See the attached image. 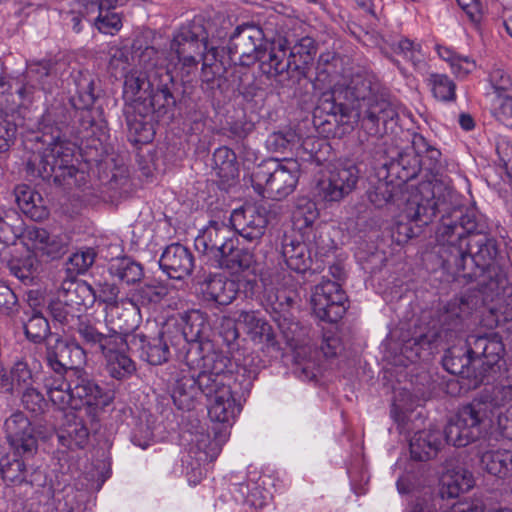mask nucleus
<instances>
[{
	"mask_svg": "<svg viewBox=\"0 0 512 512\" xmlns=\"http://www.w3.org/2000/svg\"><path fill=\"white\" fill-rule=\"evenodd\" d=\"M228 363L229 359L216 351H208L201 358L194 357L193 354L188 357V364L200 370L198 385L206 397L209 418L223 424L221 429L214 430L212 439L209 434L203 433L196 439L198 449L210 459L216 458L220 453L229 438V427L241 412V405L228 384L231 379L227 370Z\"/></svg>",
	"mask_w": 512,
	"mask_h": 512,
	"instance_id": "1",
	"label": "nucleus"
},
{
	"mask_svg": "<svg viewBox=\"0 0 512 512\" xmlns=\"http://www.w3.org/2000/svg\"><path fill=\"white\" fill-rule=\"evenodd\" d=\"M510 402H512V367L507 369L506 375L490 391H484L459 410L455 419L451 420L445 428L446 442L456 447H464L475 441L484 428L493 424L496 413L497 425L502 434L512 439V404L504 412L499 411Z\"/></svg>",
	"mask_w": 512,
	"mask_h": 512,
	"instance_id": "2",
	"label": "nucleus"
},
{
	"mask_svg": "<svg viewBox=\"0 0 512 512\" xmlns=\"http://www.w3.org/2000/svg\"><path fill=\"white\" fill-rule=\"evenodd\" d=\"M44 387L51 403L60 410H77L82 405L105 407L112 401L111 395L94 382L81 380L72 387L59 373L45 377Z\"/></svg>",
	"mask_w": 512,
	"mask_h": 512,
	"instance_id": "3",
	"label": "nucleus"
},
{
	"mask_svg": "<svg viewBox=\"0 0 512 512\" xmlns=\"http://www.w3.org/2000/svg\"><path fill=\"white\" fill-rule=\"evenodd\" d=\"M455 217L459 219V222L443 218L436 236L441 246L439 253L443 267L452 273H459L465 268L464 244L472 235L482 233L478 231L474 212H467Z\"/></svg>",
	"mask_w": 512,
	"mask_h": 512,
	"instance_id": "4",
	"label": "nucleus"
},
{
	"mask_svg": "<svg viewBox=\"0 0 512 512\" xmlns=\"http://www.w3.org/2000/svg\"><path fill=\"white\" fill-rule=\"evenodd\" d=\"M300 173L301 165L297 159H269L257 167L253 181L271 198L281 200L295 190Z\"/></svg>",
	"mask_w": 512,
	"mask_h": 512,
	"instance_id": "5",
	"label": "nucleus"
},
{
	"mask_svg": "<svg viewBox=\"0 0 512 512\" xmlns=\"http://www.w3.org/2000/svg\"><path fill=\"white\" fill-rule=\"evenodd\" d=\"M48 146L39 152H33L27 161V171L34 177L44 180L53 175L59 178L71 174L73 170V149L69 143L63 141L59 135L53 136Z\"/></svg>",
	"mask_w": 512,
	"mask_h": 512,
	"instance_id": "6",
	"label": "nucleus"
},
{
	"mask_svg": "<svg viewBox=\"0 0 512 512\" xmlns=\"http://www.w3.org/2000/svg\"><path fill=\"white\" fill-rule=\"evenodd\" d=\"M441 152L432 146L421 134L414 133L411 146L399 152L394 169H401L399 177L403 181L415 178L421 170L433 173L437 170Z\"/></svg>",
	"mask_w": 512,
	"mask_h": 512,
	"instance_id": "7",
	"label": "nucleus"
},
{
	"mask_svg": "<svg viewBox=\"0 0 512 512\" xmlns=\"http://www.w3.org/2000/svg\"><path fill=\"white\" fill-rule=\"evenodd\" d=\"M442 185L436 181H424L410 191L404 208L409 221L427 225L442 205Z\"/></svg>",
	"mask_w": 512,
	"mask_h": 512,
	"instance_id": "8",
	"label": "nucleus"
},
{
	"mask_svg": "<svg viewBox=\"0 0 512 512\" xmlns=\"http://www.w3.org/2000/svg\"><path fill=\"white\" fill-rule=\"evenodd\" d=\"M190 354L198 358L206 355V353L203 354L199 347L195 350H189L186 355L185 363L181 364L180 368H175L171 371V377L169 379L173 402L182 410H190L193 407L197 392L200 390L198 385V374L200 370L194 369L188 364Z\"/></svg>",
	"mask_w": 512,
	"mask_h": 512,
	"instance_id": "9",
	"label": "nucleus"
},
{
	"mask_svg": "<svg viewBox=\"0 0 512 512\" xmlns=\"http://www.w3.org/2000/svg\"><path fill=\"white\" fill-rule=\"evenodd\" d=\"M346 300L345 292L338 283L323 280L314 287L311 306L319 320L334 323L345 314Z\"/></svg>",
	"mask_w": 512,
	"mask_h": 512,
	"instance_id": "10",
	"label": "nucleus"
},
{
	"mask_svg": "<svg viewBox=\"0 0 512 512\" xmlns=\"http://www.w3.org/2000/svg\"><path fill=\"white\" fill-rule=\"evenodd\" d=\"M170 48L188 75L197 68V57L207 49V37L199 25L183 26L175 33Z\"/></svg>",
	"mask_w": 512,
	"mask_h": 512,
	"instance_id": "11",
	"label": "nucleus"
},
{
	"mask_svg": "<svg viewBox=\"0 0 512 512\" xmlns=\"http://www.w3.org/2000/svg\"><path fill=\"white\" fill-rule=\"evenodd\" d=\"M358 170L355 166H337L324 172L317 182V193L325 201L343 199L355 187Z\"/></svg>",
	"mask_w": 512,
	"mask_h": 512,
	"instance_id": "12",
	"label": "nucleus"
},
{
	"mask_svg": "<svg viewBox=\"0 0 512 512\" xmlns=\"http://www.w3.org/2000/svg\"><path fill=\"white\" fill-rule=\"evenodd\" d=\"M270 213L263 205L247 204L235 209L230 222L240 236L248 241H259L266 232Z\"/></svg>",
	"mask_w": 512,
	"mask_h": 512,
	"instance_id": "13",
	"label": "nucleus"
},
{
	"mask_svg": "<svg viewBox=\"0 0 512 512\" xmlns=\"http://www.w3.org/2000/svg\"><path fill=\"white\" fill-rule=\"evenodd\" d=\"M262 30L256 26L237 27L229 42V53L243 66L257 62L265 44Z\"/></svg>",
	"mask_w": 512,
	"mask_h": 512,
	"instance_id": "14",
	"label": "nucleus"
},
{
	"mask_svg": "<svg viewBox=\"0 0 512 512\" xmlns=\"http://www.w3.org/2000/svg\"><path fill=\"white\" fill-rule=\"evenodd\" d=\"M131 348L129 334L118 333L101 352L108 374L117 380L130 378L136 372V363L127 354Z\"/></svg>",
	"mask_w": 512,
	"mask_h": 512,
	"instance_id": "15",
	"label": "nucleus"
},
{
	"mask_svg": "<svg viewBox=\"0 0 512 512\" xmlns=\"http://www.w3.org/2000/svg\"><path fill=\"white\" fill-rule=\"evenodd\" d=\"M5 434L10 447L17 455L32 456L37 450L34 428L22 412L13 413L6 419Z\"/></svg>",
	"mask_w": 512,
	"mask_h": 512,
	"instance_id": "16",
	"label": "nucleus"
},
{
	"mask_svg": "<svg viewBox=\"0 0 512 512\" xmlns=\"http://www.w3.org/2000/svg\"><path fill=\"white\" fill-rule=\"evenodd\" d=\"M302 240L286 237L282 245V255L287 266L296 272L303 273L310 268L312 256H317L321 252L318 250L316 242V233L305 235Z\"/></svg>",
	"mask_w": 512,
	"mask_h": 512,
	"instance_id": "17",
	"label": "nucleus"
},
{
	"mask_svg": "<svg viewBox=\"0 0 512 512\" xmlns=\"http://www.w3.org/2000/svg\"><path fill=\"white\" fill-rule=\"evenodd\" d=\"M235 238V231L226 223L211 221L202 235L196 238L195 246L214 262L226 248L231 250Z\"/></svg>",
	"mask_w": 512,
	"mask_h": 512,
	"instance_id": "18",
	"label": "nucleus"
},
{
	"mask_svg": "<svg viewBox=\"0 0 512 512\" xmlns=\"http://www.w3.org/2000/svg\"><path fill=\"white\" fill-rule=\"evenodd\" d=\"M358 117L371 124L370 130L374 134L380 133L379 122L387 126L389 122L397 120L400 113V105L387 99L366 98L363 96L358 103Z\"/></svg>",
	"mask_w": 512,
	"mask_h": 512,
	"instance_id": "19",
	"label": "nucleus"
},
{
	"mask_svg": "<svg viewBox=\"0 0 512 512\" xmlns=\"http://www.w3.org/2000/svg\"><path fill=\"white\" fill-rule=\"evenodd\" d=\"M47 361L55 373L61 374L62 370L81 367L86 362V353L79 343L57 338L47 346Z\"/></svg>",
	"mask_w": 512,
	"mask_h": 512,
	"instance_id": "20",
	"label": "nucleus"
},
{
	"mask_svg": "<svg viewBox=\"0 0 512 512\" xmlns=\"http://www.w3.org/2000/svg\"><path fill=\"white\" fill-rule=\"evenodd\" d=\"M467 364L475 359H482L484 371H488L498 365L504 356V345L497 334L479 336L469 340Z\"/></svg>",
	"mask_w": 512,
	"mask_h": 512,
	"instance_id": "21",
	"label": "nucleus"
},
{
	"mask_svg": "<svg viewBox=\"0 0 512 512\" xmlns=\"http://www.w3.org/2000/svg\"><path fill=\"white\" fill-rule=\"evenodd\" d=\"M25 245L33 250L36 256L48 258L59 257L65 249L66 237L60 234H51L38 227L28 228L24 232Z\"/></svg>",
	"mask_w": 512,
	"mask_h": 512,
	"instance_id": "22",
	"label": "nucleus"
},
{
	"mask_svg": "<svg viewBox=\"0 0 512 512\" xmlns=\"http://www.w3.org/2000/svg\"><path fill=\"white\" fill-rule=\"evenodd\" d=\"M288 50L285 39L265 42L257 60L263 73L269 77H276L286 72L293 65Z\"/></svg>",
	"mask_w": 512,
	"mask_h": 512,
	"instance_id": "23",
	"label": "nucleus"
},
{
	"mask_svg": "<svg viewBox=\"0 0 512 512\" xmlns=\"http://www.w3.org/2000/svg\"><path fill=\"white\" fill-rule=\"evenodd\" d=\"M156 55L157 51L153 47H146L138 55L137 66L139 69L135 67L124 75L125 81L123 95L127 101L135 102L136 100L140 99L141 91L149 87L146 73L142 72L140 69H148L149 67L154 66V58Z\"/></svg>",
	"mask_w": 512,
	"mask_h": 512,
	"instance_id": "24",
	"label": "nucleus"
},
{
	"mask_svg": "<svg viewBox=\"0 0 512 512\" xmlns=\"http://www.w3.org/2000/svg\"><path fill=\"white\" fill-rule=\"evenodd\" d=\"M465 268L467 263L475 265L481 271L488 269L494 262L497 255V247L494 239L486 234L472 235L464 244ZM461 272V270L459 271Z\"/></svg>",
	"mask_w": 512,
	"mask_h": 512,
	"instance_id": "25",
	"label": "nucleus"
},
{
	"mask_svg": "<svg viewBox=\"0 0 512 512\" xmlns=\"http://www.w3.org/2000/svg\"><path fill=\"white\" fill-rule=\"evenodd\" d=\"M159 265L170 278L183 279L191 274L194 258L183 245L171 244L163 251Z\"/></svg>",
	"mask_w": 512,
	"mask_h": 512,
	"instance_id": "26",
	"label": "nucleus"
},
{
	"mask_svg": "<svg viewBox=\"0 0 512 512\" xmlns=\"http://www.w3.org/2000/svg\"><path fill=\"white\" fill-rule=\"evenodd\" d=\"M129 343L132 349L140 353V358L151 365H161L170 357V350L162 334L147 338L143 333L129 334Z\"/></svg>",
	"mask_w": 512,
	"mask_h": 512,
	"instance_id": "27",
	"label": "nucleus"
},
{
	"mask_svg": "<svg viewBox=\"0 0 512 512\" xmlns=\"http://www.w3.org/2000/svg\"><path fill=\"white\" fill-rule=\"evenodd\" d=\"M294 299L295 293L292 290L284 288H267L265 290L264 301L266 308L274 314V320L284 333H286L285 329L291 330V326L294 325V323L289 322L290 309L293 306ZM295 326L297 325L295 324Z\"/></svg>",
	"mask_w": 512,
	"mask_h": 512,
	"instance_id": "28",
	"label": "nucleus"
},
{
	"mask_svg": "<svg viewBox=\"0 0 512 512\" xmlns=\"http://www.w3.org/2000/svg\"><path fill=\"white\" fill-rule=\"evenodd\" d=\"M60 304H65L74 312H80L81 308L92 306L96 300L93 288L84 281H64L58 292Z\"/></svg>",
	"mask_w": 512,
	"mask_h": 512,
	"instance_id": "29",
	"label": "nucleus"
},
{
	"mask_svg": "<svg viewBox=\"0 0 512 512\" xmlns=\"http://www.w3.org/2000/svg\"><path fill=\"white\" fill-rule=\"evenodd\" d=\"M239 292V284L222 275L209 277L201 284V293L205 300L218 305H229Z\"/></svg>",
	"mask_w": 512,
	"mask_h": 512,
	"instance_id": "30",
	"label": "nucleus"
},
{
	"mask_svg": "<svg viewBox=\"0 0 512 512\" xmlns=\"http://www.w3.org/2000/svg\"><path fill=\"white\" fill-rule=\"evenodd\" d=\"M442 496L458 497L473 488L475 481L473 474L460 465L447 464L441 479Z\"/></svg>",
	"mask_w": 512,
	"mask_h": 512,
	"instance_id": "31",
	"label": "nucleus"
},
{
	"mask_svg": "<svg viewBox=\"0 0 512 512\" xmlns=\"http://www.w3.org/2000/svg\"><path fill=\"white\" fill-rule=\"evenodd\" d=\"M239 239L236 238L232 241L231 250L226 248L221 255H219L213 265L215 267L227 269L232 273L248 270L256 263L254 252L245 247H238Z\"/></svg>",
	"mask_w": 512,
	"mask_h": 512,
	"instance_id": "32",
	"label": "nucleus"
},
{
	"mask_svg": "<svg viewBox=\"0 0 512 512\" xmlns=\"http://www.w3.org/2000/svg\"><path fill=\"white\" fill-rule=\"evenodd\" d=\"M15 200L20 210L29 218L41 221L48 217V210L42 196L28 185L22 184L15 188Z\"/></svg>",
	"mask_w": 512,
	"mask_h": 512,
	"instance_id": "33",
	"label": "nucleus"
},
{
	"mask_svg": "<svg viewBox=\"0 0 512 512\" xmlns=\"http://www.w3.org/2000/svg\"><path fill=\"white\" fill-rule=\"evenodd\" d=\"M443 436L439 430L428 429L414 434L410 440L413 459L425 461L434 456L442 445Z\"/></svg>",
	"mask_w": 512,
	"mask_h": 512,
	"instance_id": "34",
	"label": "nucleus"
},
{
	"mask_svg": "<svg viewBox=\"0 0 512 512\" xmlns=\"http://www.w3.org/2000/svg\"><path fill=\"white\" fill-rule=\"evenodd\" d=\"M66 417V423L58 432L60 444L71 450L83 448L88 442V429L74 413H69Z\"/></svg>",
	"mask_w": 512,
	"mask_h": 512,
	"instance_id": "35",
	"label": "nucleus"
},
{
	"mask_svg": "<svg viewBox=\"0 0 512 512\" xmlns=\"http://www.w3.org/2000/svg\"><path fill=\"white\" fill-rule=\"evenodd\" d=\"M236 321L255 342H269L273 339L271 325L255 311H239Z\"/></svg>",
	"mask_w": 512,
	"mask_h": 512,
	"instance_id": "36",
	"label": "nucleus"
},
{
	"mask_svg": "<svg viewBox=\"0 0 512 512\" xmlns=\"http://www.w3.org/2000/svg\"><path fill=\"white\" fill-rule=\"evenodd\" d=\"M72 329L79 335L83 345L92 349H99L101 352L118 334L115 331L109 334H102L89 321L80 317H77V322L72 326Z\"/></svg>",
	"mask_w": 512,
	"mask_h": 512,
	"instance_id": "37",
	"label": "nucleus"
},
{
	"mask_svg": "<svg viewBox=\"0 0 512 512\" xmlns=\"http://www.w3.org/2000/svg\"><path fill=\"white\" fill-rule=\"evenodd\" d=\"M481 465L489 474L504 478L512 470V451L506 449L486 451L481 456Z\"/></svg>",
	"mask_w": 512,
	"mask_h": 512,
	"instance_id": "38",
	"label": "nucleus"
},
{
	"mask_svg": "<svg viewBox=\"0 0 512 512\" xmlns=\"http://www.w3.org/2000/svg\"><path fill=\"white\" fill-rule=\"evenodd\" d=\"M180 321L182 335L187 342L198 341L209 327L205 313L196 309L181 313Z\"/></svg>",
	"mask_w": 512,
	"mask_h": 512,
	"instance_id": "39",
	"label": "nucleus"
},
{
	"mask_svg": "<svg viewBox=\"0 0 512 512\" xmlns=\"http://www.w3.org/2000/svg\"><path fill=\"white\" fill-rule=\"evenodd\" d=\"M27 86L19 90L22 95L29 92L28 88L40 89L45 92L50 91L55 82V75L51 71V64L48 61H42L30 64L27 71Z\"/></svg>",
	"mask_w": 512,
	"mask_h": 512,
	"instance_id": "40",
	"label": "nucleus"
},
{
	"mask_svg": "<svg viewBox=\"0 0 512 512\" xmlns=\"http://www.w3.org/2000/svg\"><path fill=\"white\" fill-rule=\"evenodd\" d=\"M487 82L486 96L489 100L495 96L512 95V78L501 65L495 64L491 67Z\"/></svg>",
	"mask_w": 512,
	"mask_h": 512,
	"instance_id": "41",
	"label": "nucleus"
},
{
	"mask_svg": "<svg viewBox=\"0 0 512 512\" xmlns=\"http://www.w3.org/2000/svg\"><path fill=\"white\" fill-rule=\"evenodd\" d=\"M23 235V222L15 210H0V242L11 245Z\"/></svg>",
	"mask_w": 512,
	"mask_h": 512,
	"instance_id": "42",
	"label": "nucleus"
},
{
	"mask_svg": "<svg viewBox=\"0 0 512 512\" xmlns=\"http://www.w3.org/2000/svg\"><path fill=\"white\" fill-rule=\"evenodd\" d=\"M318 216L319 212L316 203L311 200L301 199L292 214L293 226L299 231L308 230L305 235L310 233V237H312V233H315L312 230V225Z\"/></svg>",
	"mask_w": 512,
	"mask_h": 512,
	"instance_id": "43",
	"label": "nucleus"
},
{
	"mask_svg": "<svg viewBox=\"0 0 512 512\" xmlns=\"http://www.w3.org/2000/svg\"><path fill=\"white\" fill-rule=\"evenodd\" d=\"M214 169L220 178L228 181L238 176L236 155L228 147H220L213 154Z\"/></svg>",
	"mask_w": 512,
	"mask_h": 512,
	"instance_id": "44",
	"label": "nucleus"
},
{
	"mask_svg": "<svg viewBox=\"0 0 512 512\" xmlns=\"http://www.w3.org/2000/svg\"><path fill=\"white\" fill-rule=\"evenodd\" d=\"M108 69L114 77H122L130 70L134 56L126 47L110 45L108 49Z\"/></svg>",
	"mask_w": 512,
	"mask_h": 512,
	"instance_id": "45",
	"label": "nucleus"
},
{
	"mask_svg": "<svg viewBox=\"0 0 512 512\" xmlns=\"http://www.w3.org/2000/svg\"><path fill=\"white\" fill-rule=\"evenodd\" d=\"M112 276L127 284L140 281L143 277L141 265L129 258H122L114 261L109 268Z\"/></svg>",
	"mask_w": 512,
	"mask_h": 512,
	"instance_id": "46",
	"label": "nucleus"
},
{
	"mask_svg": "<svg viewBox=\"0 0 512 512\" xmlns=\"http://www.w3.org/2000/svg\"><path fill=\"white\" fill-rule=\"evenodd\" d=\"M300 142V135L293 129L271 133L266 139V146L273 152H294Z\"/></svg>",
	"mask_w": 512,
	"mask_h": 512,
	"instance_id": "47",
	"label": "nucleus"
},
{
	"mask_svg": "<svg viewBox=\"0 0 512 512\" xmlns=\"http://www.w3.org/2000/svg\"><path fill=\"white\" fill-rule=\"evenodd\" d=\"M14 454V458L4 456L0 459V473L5 481L17 484L25 480L26 465L19 455Z\"/></svg>",
	"mask_w": 512,
	"mask_h": 512,
	"instance_id": "48",
	"label": "nucleus"
},
{
	"mask_svg": "<svg viewBox=\"0 0 512 512\" xmlns=\"http://www.w3.org/2000/svg\"><path fill=\"white\" fill-rule=\"evenodd\" d=\"M288 53L292 60L293 66L298 69L301 65H308L316 54V45L312 38H301Z\"/></svg>",
	"mask_w": 512,
	"mask_h": 512,
	"instance_id": "49",
	"label": "nucleus"
},
{
	"mask_svg": "<svg viewBox=\"0 0 512 512\" xmlns=\"http://www.w3.org/2000/svg\"><path fill=\"white\" fill-rule=\"evenodd\" d=\"M429 85L434 97L440 101H452L455 99V84L444 74H432L429 78Z\"/></svg>",
	"mask_w": 512,
	"mask_h": 512,
	"instance_id": "50",
	"label": "nucleus"
},
{
	"mask_svg": "<svg viewBox=\"0 0 512 512\" xmlns=\"http://www.w3.org/2000/svg\"><path fill=\"white\" fill-rule=\"evenodd\" d=\"M49 331L50 327L48 321L40 313H33L24 324L26 337L34 343H39L44 340Z\"/></svg>",
	"mask_w": 512,
	"mask_h": 512,
	"instance_id": "51",
	"label": "nucleus"
},
{
	"mask_svg": "<svg viewBox=\"0 0 512 512\" xmlns=\"http://www.w3.org/2000/svg\"><path fill=\"white\" fill-rule=\"evenodd\" d=\"M202 59V79L211 82L221 71L218 64V49L207 41V49L199 55Z\"/></svg>",
	"mask_w": 512,
	"mask_h": 512,
	"instance_id": "52",
	"label": "nucleus"
},
{
	"mask_svg": "<svg viewBox=\"0 0 512 512\" xmlns=\"http://www.w3.org/2000/svg\"><path fill=\"white\" fill-rule=\"evenodd\" d=\"M489 102L495 119L506 127H512V95L495 96Z\"/></svg>",
	"mask_w": 512,
	"mask_h": 512,
	"instance_id": "53",
	"label": "nucleus"
},
{
	"mask_svg": "<svg viewBox=\"0 0 512 512\" xmlns=\"http://www.w3.org/2000/svg\"><path fill=\"white\" fill-rule=\"evenodd\" d=\"M398 51L405 58L412 62L413 66L419 70H425V55L422 51L421 45L408 38L401 39L398 42Z\"/></svg>",
	"mask_w": 512,
	"mask_h": 512,
	"instance_id": "54",
	"label": "nucleus"
},
{
	"mask_svg": "<svg viewBox=\"0 0 512 512\" xmlns=\"http://www.w3.org/2000/svg\"><path fill=\"white\" fill-rule=\"evenodd\" d=\"M10 273L21 282L28 284L32 282L36 271L35 258L28 256L22 259H12L9 262Z\"/></svg>",
	"mask_w": 512,
	"mask_h": 512,
	"instance_id": "55",
	"label": "nucleus"
},
{
	"mask_svg": "<svg viewBox=\"0 0 512 512\" xmlns=\"http://www.w3.org/2000/svg\"><path fill=\"white\" fill-rule=\"evenodd\" d=\"M12 378L13 390H22L31 386L35 381L31 370L24 361H17L10 370Z\"/></svg>",
	"mask_w": 512,
	"mask_h": 512,
	"instance_id": "56",
	"label": "nucleus"
},
{
	"mask_svg": "<svg viewBox=\"0 0 512 512\" xmlns=\"http://www.w3.org/2000/svg\"><path fill=\"white\" fill-rule=\"evenodd\" d=\"M96 253L92 248L81 249L73 253L69 258V270L82 274L94 263Z\"/></svg>",
	"mask_w": 512,
	"mask_h": 512,
	"instance_id": "57",
	"label": "nucleus"
},
{
	"mask_svg": "<svg viewBox=\"0 0 512 512\" xmlns=\"http://www.w3.org/2000/svg\"><path fill=\"white\" fill-rule=\"evenodd\" d=\"M22 391V403L24 407L33 412L40 413L46 406V401L41 392H39L32 385L21 390Z\"/></svg>",
	"mask_w": 512,
	"mask_h": 512,
	"instance_id": "58",
	"label": "nucleus"
},
{
	"mask_svg": "<svg viewBox=\"0 0 512 512\" xmlns=\"http://www.w3.org/2000/svg\"><path fill=\"white\" fill-rule=\"evenodd\" d=\"M100 12L95 21L97 29L104 34L113 35L119 31L122 27V21L120 16L114 12Z\"/></svg>",
	"mask_w": 512,
	"mask_h": 512,
	"instance_id": "59",
	"label": "nucleus"
},
{
	"mask_svg": "<svg viewBox=\"0 0 512 512\" xmlns=\"http://www.w3.org/2000/svg\"><path fill=\"white\" fill-rule=\"evenodd\" d=\"M16 125L12 123L7 115L0 112V152L7 151L14 142Z\"/></svg>",
	"mask_w": 512,
	"mask_h": 512,
	"instance_id": "60",
	"label": "nucleus"
},
{
	"mask_svg": "<svg viewBox=\"0 0 512 512\" xmlns=\"http://www.w3.org/2000/svg\"><path fill=\"white\" fill-rule=\"evenodd\" d=\"M138 293L142 302L157 303L167 295V288L160 283L145 284Z\"/></svg>",
	"mask_w": 512,
	"mask_h": 512,
	"instance_id": "61",
	"label": "nucleus"
},
{
	"mask_svg": "<svg viewBox=\"0 0 512 512\" xmlns=\"http://www.w3.org/2000/svg\"><path fill=\"white\" fill-rule=\"evenodd\" d=\"M50 310L55 320L65 325H71V327L74 326L77 322V317H79L73 310L67 308L65 304H60L59 299L50 306Z\"/></svg>",
	"mask_w": 512,
	"mask_h": 512,
	"instance_id": "62",
	"label": "nucleus"
},
{
	"mask_svg": "<svg viewBox=\"0 0 512 512\" xmlns=\"http://www.w3.org/2000/svg\"><path fill=\"white\" fill-rule=\"evenodd\" d=\"M17 305V297L12 289L0 280V313L11 314Z\"/></svg>",
	"mask_w": 512,
	"mask_h": 512,
	"instance_id": "63",
	"label": "nucleus"
},
{
	"mask_svg": "<svg viewBox=\"0 0 512 512\" xmlns=\"http://www.w3.org/2000/svg\"><path fill=\"white\" fill-rule=\"evenodd\" d=\"M446 512H484L481 500L469 498L454 503Z\"/></svg>",
	"mask_w": 512,
	"mask_h": 512,
	"instance_id": "64",
	"label": "nucleus"
}]
</instances>
